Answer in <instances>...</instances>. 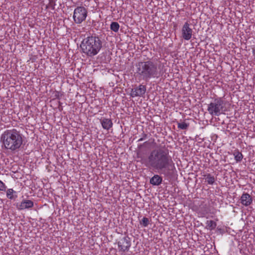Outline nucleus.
Returning <instances> with one entry per match:
<instances>
[{
    "instance_id": "412c9836",
    "label": "nucleus",
    "mask_w": 255,
    "mask_h": 255,
    "mask_svg": "<svg viewBox=\"0 0 255 255\" xmlns=\"http://www.w3.org/2000/svg\"><path fill=\"white\" fill-rule=\"evenodd\" d=\"M6 186L5 184L0 180V191H5Z\"/></svg>"
},
{
    "instance_id": "1a4fd4ad",
    "label": "nucleus",
    "mask_w": 255,
    "mask_h": 255,
    "mask_svg": "<svg viewBox=\"0 0 255 255\" xmlns=\"http://www.w3.org/2000/svg\"><path fill=\"white\" fill-rule=\"evenodd\" d=\"M146 90V86L142 84H140L138 86L131 89L130 95L132 98L142 97L145 93Z\"/></svg>"
},
{
    "instance_id": "f257e3e1",
    "label": "nucleus",
    "mask_w": 255,
    "mask_h": 255,
    "mask_svg": "<svg viewBox=\"0 0 255 255\" xmlns=\"http://www.w3.org/2000/svg\"><path fill=\"white\" fill-rule=\"evenodd\" d=\"M145 165L165 175L170 174L175 168L168 152L162 149L151 151Z\"/></svg>"
},
{
    "instance_id": "39448f33",
    "label": "nucleus",
    "mask_w": 255,
    "mask_h": 255,
    "mask_svg": "<svg viewBox=\"0 0 255 255\" xmlns=\"http://www.w3.org/2000/svg\"><path fill=\"white\" fill-rule=\"evenodd\" d=\"M226 102L222 98H215L208 105L207 111L212 116H219L227 111Z\"/></svg>"
},
{
    "instance_id": "7ed1b4c3",
    "label": "nucleus",
    "mask_w": 255,
    "mask_h": 255,
    "mask_svg": "<svg viewBox=\"0 0 255 255\" xmlns=\"http://www.w3.org/2000/svg\"><path fill=\"white\" fill-rule=\"evenodd\" d=\"M136 73L143 80L149 81L151 78H157V65L151 60L140 61L136 65Z\"/></svg>"
},
{
    "instance_id": "9d476101",
    "label": "nucleus",
    "mask_w": 255,
    "mask_h": 255,
    "mask_svg": "<svg viewBox=\"0 0 255 255\" xmlns=\"http://www.w3.org/2000/svg\"><path fill=\"white\" fill-rule=\"evenodd\" d=\"M240 202L245 206H249L252 204L253 202V198L249 194L247 193H244L241 196Z\"/></svg>"
},
{
    "instance_id": "a211bd4d",
    "label": "nucleus",
    "mask_w": 255,
    "mask_h": 255,
    "mask_svg": "<svg viewBox=\"0 0 255 255\" xmlns=\"http://www.w3.org/2000/svg\"><path fill=\"white\" fill-rule=\"evenodd\" d=\"M119 28L120 25L117 22H112L110 25L111 29L115 32H117L119 31Z\"/></svg>"
},
{
    "instance_id": "20e7f679",
    "label": "nucleus",
    "mask_w": 255,
    "mask_h": 255,
    "mask_svg": "<svg viewBox=\"0 0 255 255\" xmlns=\"http://www.w3.org/2000/svg\"><path fill=\"white\" fill-rule=\"evenodd\" d=\"M102 42L98 36L92 35L84 38L81 44L82 52L89 57L96 55L101 50Z\"/></svg>"
},
{
    "instance_id": "6e6552de",
    "label": "nucleus",
    "mask_w": 255,
    "mask_h": 255,
    "mask_svg": "<svg viewBox=\"0 0 255 255\" xmlns=\"http://www.w3.org/2000/svg\"><path fill=\"white\" fill-rule=\"evenodd\" d=\"M182 37L185 40H189L193 35V30L188 22H185L181 29Z\"/></svg>"
},
{
    "instance_id": "f03ea898",
    "label": "nucleus",
    "mask_w": 255,
    "mask_h": 255,
    "mask_svg": "<svg viewBox=\"0 0 255 255\" xmlns=\"http://www.w3.org/2000/svg\"><path fill=\"white\" fill-rule=\"evenodd\" d=\"M23 135L20 131L12 128L4 131L0 136L2 147L11 151L19 149L22 145Z\"/></svg>"
},
{
    "instance_id": "f8f14e48",
    "label": "nucleus",
    "mask_w": 255,
    "mask_h": 255,
    "mask_svg": "<svg viewBox=\"0 0 255 255\" xmlns=\"http://www.w3.org/2000/svg\"><path fill=\"white\" fill-rule=\"evenodd\" d=\"M100 123L102 128L104 129L109 130L113 127V124L112 121L110 119L103 118L100 120Z\"/></svg>"
},
{
    "instance_id": "0eeeda50",
    "label": "nucleus",
    "mask_w": 255,
    "mask_h": 255,
    "mask_svg": "<svg viewBox=\"0 0 255 255\" xmlns=\"http://www.w3.org/2000/svg\"><path fill=\"white\" fill-rule=\"evenodd\" d=\"M119 252L123 254L129 250L131 246V241L130 238L126 236L121 239L118 242Z\"/></svg>"
},
{
    "instance_id": "4be33fe9",
    "label": "nucleus",
    "mask_w": 255,
    "mask_h": 255,
    "mask_svg": "<svg viewBox=\"0 0 255 255\" xmlns=\"http://www.w3.org/2000/svg\"><path fill=\"white\" fill-rule=\"evenodd\" d=\"M252 53L254 56V60L255 61V47L252 49Z\"/></svg>"
},
{
    "instance_id": "2eb2a0df",
    "label": "nucleus",
    "mask_w": 255,
    "mask_h": 255,
    "mask_svg": "<svg viewBox=\"0 0 255 255\" xmlns=\"http://www.w3.org/2000/svg\"><path fill=\"white\" fill-rule=\"evenodd\" d=\"M6 193L7 198L10 200L15 199L17 197L16 192L12 188L8 189Z\"/></svg>"
},
{
    "instance_id": "9b49d317",
    "label": "nucleus",
    "mask_w": 255,
    "mask_h": 255,
    "mask_svg": "<svg viewBox=\"0 0 255 255\" xmlns=\"http://www.w3.org/2000/svg\"><path fill=\"white\" fill-rule=\"evenodd\" d=\"M34 205L33 202L30 200H23L19 205H17V209L19 210H22L26 209H29L33 207Z\"/></svg>"
},
{
    "instance_id": "4468645a",
    "label": "nucleus",
    "mask_w": 255,
    "mask_h": 255,
    "mask_svg": "<svg viewBox=\"0 0 255 255\" xmlns=\"http://www.w3.org/2000/svg\"><path fill=\"white\" fill-rule=\"evenodd\" d=\"M202 176L204 177V178L205 179L208 184L212 185L216 181V178L214 175L210 173L204 174Z\"/></svg>"
},
{
    "instance_id": "423d86ee",
    "label": "nucleus",
    "mask_w": 255,
    "mask_h": 255,
    "mask_svg": "<svg viewBox=\"0 0 255 255\" xmlns=\"http://www.w3.org/2000/svg\"><path fill=\"white\" fill-rule=\"evenodd\" d=\"M87 15V8L82 6H77L74 10L73 19L75 23L80 24L86 20Z\"/></svg>"
},
{
    "instance_id": "6ab92c4d",
    "label": "nucleus",
    "mask_w": 255,
    "mask_h": 255,
    "mask_svg": "<svg viewBox=\"0 0 255 255\" xmlns=\"http://www.w3.org/2000/svg\"><path fill=\"white\" fill-rule=\"evenodd\" d=\"M178 128L182 129H186L189 127V125L185 122H182L178 124Z\"/></svg>"
},
{
    "instance_id": "5701e85b",
    "label": "nucleus",
    "mask_w": 255,
    "mask_h": 255,
    "mask_svg": "<svg viewBox=\"0 0 255 255\" xmlns=\"http://www.w3.org/2000/svg\"><path fill=\"white\" fill-rule=\"evenodd\" d=\"M142 140V138H140L139 139V141H141Z\"/></svg>"
},
{
    "instance_id": "ddd939ff",
    "label": "nucleus",
    "mask_w": 255,
    "mask_h": 255,
    "mask_svg": "<svg viewBox=\"0 0 255 255\" xmlns=\"http://www.w3.org/2000/svg\"><path fill=\"white\" fill-rule=\"evenodd\" d=\"M162 181V178L158 175H154L150 179V183L154 186L159 185Z\"/></svg>"
},
{
    "instance_id": "aec40b11",
    "label": "nucleus",
    "mask_w": 255,
    "mask_h": 255,
    "mask_svg": "<svg viewBox=\"0 0 255 255\" xmlns=\"http://www.w3.org/2000/svg\"><path fill=\"white\" fill-rule=\"evenodd\" d=\"M149 219L146 217H143L140 222V224L142 225L144 227H147L149 224Z\"/></svg>"
},
{
    "instance_id": "f3484780",
    "label": "nucleus",
    "mask_w": 255,
    "mask_h": 255,
    "mask_svg": "<svg viewBox=\"0 0 255 255\" xmlns=\"http://www.w3.org/2000/svg\"><path fill=\"white\" fill-rule=\"evenodd\" d=\"M217 226L216 223L212 220L207 221L206 227L207 229L210 230H214L216 228Z\"/></svg>"
},
{
    "instance_id": "dca6fc26",
    "label": "nucleus",
    "mask_w": 255,
    "mask_h": 255,
    "mask_svg": "<svg viewBox=\"0 0 255 255\" xmlns=\"http://www.w3.org/2000/svg\"><path fill=\"white\" fill-rule=\"evenodd\" d=\"M233 155L234 156L235 159L237 162L241 161L243 158L242 153L238 150H235L233 152Z\"/></svg>"
}]
</instances>
